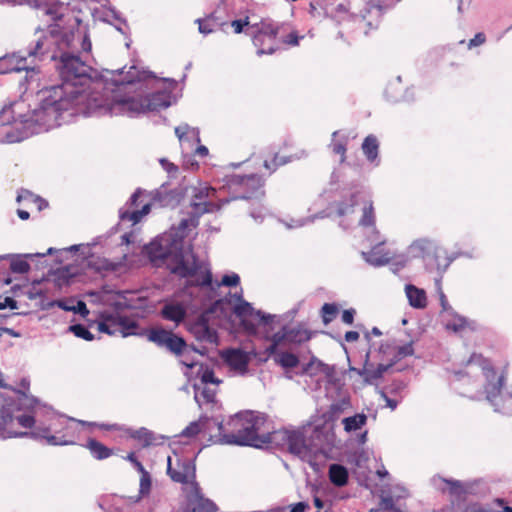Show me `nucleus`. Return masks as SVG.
I'll list each match as a JSON object with an SVG mask.
<instances>
[{
    "label": "nucleus",
    "mask_w": 512,
    "mask_h": 512,
    "mask_svg": "<svg viewBox=\"0 0 512 512\" xmlns=\"http://www.w3.org/2000/svg\"><path fill=\"white\" fill-rule=\"evenodd\" d=\"M69 331L72 332L76 337L86 341H92L94 339V335L83 324L71 325L69 326Z\"/></svg>",
    "instance_id": "nucleus-45"
},
{
    "label": "nucleus",
    "mask_w": 512,
    "mask_h": 512,
    "mask_svg": "<svg viewBox=\"0 0 512 512\" xmlns=\"http://www.w3.org/2000/svg\"><path fill=\"white\" fill-rule=\"evenodd\" d=\"M367 422V416L364 413H357L350 417H345L342 420L344 430L347 433L360 430Z\"/></svg>",
    "instance_id": "nucleus-34"
},
{
    "label": "nucleus",
    "mask_w": 512,
    "mask_h": 512,
    "mask_svg": "<svg viewBox=\"0 0 512 512\" xmlns=\"http://www.w3.org/2000/svg\"><path fill=\"white\" fill-rule=\"evenodd\" d=\"M197 284L200 286L208 287L212 284V273L210 270H206L201 274L200 278L197 280Z\"/></svg>",
    "instance_id": "nucleus-57"
},
{
    "label": "nucleus",
    "mask_w": 512,
    "mask_h": 512,
    "mask_svg": "<svg viewBox=\"0 0 512 512\" xmlns=\"http://www.w3.org/2000/svg\"><path fill=\"white\" fill-rule=\"evenodd\" d=\"M486 40L485 34L482 32L477 33L472 39L468 42V48L472 49L474 47L482 45Z\"/></svg>",
    "instance_id": "nucleus-56"
},
{
    "label": "nucleus",
    "mask_w": 512,
    "mask_h": 512,
    "mask_svg": "<svg viewBox=\"0 0 512 512\" xmlns=\"http://www.w3.org/2000/svg\"><path fill=\"white\" fill-rule=\"evenodd\" d=\"M45 254H26L24 258L20 256H13L10 254L0 255V261L11 258L10 269L13 273L24 274L30 270V265L25 258H32L34 256H44Z\"/></svg>",
    "instance_id": "nucleus-25"
},
{
    "label": "nucleus",
    "mask_w": 512,
    "mask_h": 512,
    "mask_svg": "<svg viewBox=\"0 0 512 512\" xmlns=\"http://www.w3.org/2000/svg\"><path fill=\"white\" fill-rule=\"evenodd\" d=\"M302 38L303 36H299L296 32H291L281 42L289 46H297Z\"/></svg>",
    "instance_id": "nucleus-53"
},
{
    "label": "nucleus",
    "mask_w": 512,
    "mask_h": 512,
    "mask_svg": "<svg viewBox=\"0 0 512 512\" xmlns=\"http://www.w3.org/2000/svg\"><path fill=\"white\" fill-rule=\"evenodd\" d=\"M197 377L201 381V385H219L222 381L217 378L214 374V371L207 366L200 365L197 371Z\"/></svg>",
    "instance_id": "nucleus-39"
},
{
    "label": "nucleus",
    "mask_w": 512,
    "mask_h": 512,
    "mask_svg": "<svg viewBox=\"0 0 512 512\" xmlns=\"http://www.w3.org/2000/svg\"><path fill=\"white\" fill-rule=\"evenodd\" d=\"M82 420H76L52 412L51 423L48 427H37L32 435L35 439H44L48 445L65 446L75 444L78 425H87Z\"/></svg>",
    "instance_id": "nucleus-7"
},
{
    "label": "nucleus",
    "mask_w": 512,
    "mask_h": 512,
    "mask_svg": "<svg viewBox=\"0 0 512 512\" xmlns=\"http://www.w3.org/2000/svg\"><path fill=\"white\" fill-rule=\"evenodd\" d=\"M116 327H117L116 316H112V315L105 317L104 320L98 324V330L101 333H105L108 335H116L117 334Z\"/></svg>",
    "instance_id": "nucleus-41"
},
{
    "label": "nucleus",
    "mask_w": 512,
    "mask_h": 512,
    "mask_svg": "<svg viewBox=\"0 0 512 512\" xmlns=\"http://www.w3.org/2000/svg\"><path fill=\"white\" fill-rule=\"evenodd\" d=\"M452 318L447 321L446 328L452 330L454 332H461L466 328L474 330L476 327V323L474 321H470L467 318L456 314L454 311L449 313Z\"/></svg>",
    "instance_id": "nucleus-29"
},
{
    "label": "nucleus",
    "mask_w": 512,
    "mask_h": 512,
    "mask_svg": "<svg viewBox=\"0 0 512 512\" xmlns=\"http://www.w3.org/2000/svg\"><path fill=\"white\" fill-rule=\"evenodd\" d=\"M189 332L201 343L218 345L219 336L217 330L209 323V314L202 313L189 325Z\"/></svg>",
    "instance_id": "nucleus-16"
},
{
    "label": "nucleus",
    "mask_w": 512,
    "mask_h": 512,
    "mask_svg": "<svg viewBox=\"0 0 512 512\" xmlns=\"http://www.w3.org/2000/svg\"><path fill=\"white\" fill-rule=\"evenodd\" d=\"M215 197L216 190L210 186L200 185L194 188L191 202L194 214L199 217L205 213H213L219 211L223 206L231 202L230 198H223L218 202H214L213 199Z\"/></svg>",
    "instance_id": "nucleus-12"
},
{
    "label": "nucleus",
    "mask_w": 512,
    "mask_h": 512,
    "mask_svg": "<svg viewBox=\"0 0 512 512\" xmlns=\"http://www.w3.org/2000/svg\"><path fill=\"white\" fill-rule=\"evenodd\" d=\"M117 321V333H120L123 337H127L130 335H135V329L137 328V323L127 317L116 316Z\"/></svg>",
    "instance_id": "nucleus-37"
},
{
    "label": "nucleus",
    "mask_w": 512,
    "mask_h": 512,
    "mask_svg": "<svg viewBox=\"0 0 512 512\" xmlns=\"http://www.w3.org/2000/svg\"><path fill=\"white\" fill-rule=\"evenodd\" d=\"M354 315H355V310L354 309H346L342 313V321L345 324L351 325L353 323V321H354Z\"/></svg>",
    "instance_id": "nucleus-61"
},
{
    "label": "nucleus",
    "mask_w": 512,
    "mask_h": 512,
    "mask_svg": "<svg viewBox=\"0 0 512 512\" xmlns=\"http://www.w3.org/2000/svg\"><path fill=\"white\" fill-rule=\"evenodd\" d=\"M150 212V204L145 203L140 210L128 211L124 207L119 210V218L121 222L130 221L133 225L140 222L144 215Z\"/></svg>",
    "instance_id": "nucleus-31"
},
{
    "label": "nucleus",
    "mask_w": 512,
    "mask_h": 512,
    "mask_svg": "<svg viewBox=\"0 0 512 512\" xmlns=\"http://www.w3.org/2000/svg\"><path fill=\"white\" fill-rule=\"evenodd\" d=\"M289 437L288 429H279L270 431L268 427V423L266 424L263 432V446L267 444H272L276 446H286V439Z\"/></svg>",
    "instance_id": "nucleus-26"
},
{
    "label": "nucleus",
    "mask_w": 512,
    "mask_h": 512,
    "mask_svg": "<svg viewBox=\"0 0 512 512\" xmlns=\"http://www.w3.org/2000/svg\"><path fill=\"white\" fill-rule=\"evenodd\" d=\"M289 437L286 439V447L289 452L299 457H305L308 452V446L304 434L300 430H288Z\"/></svg>",
    "instance_id": "nucleus-20"
},
{
    "label": "nucleus",
    "mask_w": 512,
    "mask_h": 512,
    "mask_svg": "<svg viewBox=\"0 0 512 512\" xmlns=\"http://www.w3.org/2000/svg\"><path fill=\"white\" fill-rule=\"evenodd\" d=\"M37 404L38 400L34 397L23 394L22 398L17 401L0 391V439L33 437V432H18L16 426L32 428L35 424V417L29 414L16 415L15 413L24 406L35 408Z\"/></svg>",
    "instance_id": "nucleus-6"
},
{
    "label": "nucleus",
    "mask_w": 512,
    "mask_h": 512,
    "mask_svg": "<svg viewBox=\"0 0 512 512\" xmlns=\"http://www.w3.org/2000/svg\"><path fill=\"white\" fill-rule=\"evenodd\" d=\"M32 47L27 49L26 54L22 52H14L11 54H6L0 57V74H7L12 72H20L26 71V81L28 80V75L30 78L33 77V74L38 73V68L35 65V62L39 60V58L30 57L28 52Z\"/></svg>",
    "instance_id": "nucleus-14"
},
{
    "label": "nucleus",
    "mask_w": 512,
    "mask_h": 512,
    "mask_svg": "<svg viewBox=\"0 0 512 512\" xmlns=\"http://www.w3.org/2000/svg\"><path fill=\"white\" fill-rule=\"evenodd\" d=\"M275 362L283 368H295L299 364L298 357L290 352H280L275 355Z\"/></svg>",
    "instance_id": "nucleus-40"
},
{
    "label": "nucleus",
    "mask_w": 512,
    "mask_h": 512,
    "mask_svg": "<svg viewBox=\"0 0 512 512\" xmlns=\"http://www.w3.org/2000/svg\"><path fill=\"white\" fill-rule=\"evenodd\" d=\"M230 189L240 188L242 193L229 197L232 200L259 198L264 195L263 180L256 174L251 175H231L227 182Z\"/></svg>",
    "instance_id": "nucleus-13"
},
{
    "label": "nucleus",
    "mask_w": 512,
    "mask_h": 512,
    "mask_svg": "<svg viewBox=\"0 0 512 512\" xmlns=\"http://www.w3.org/2000/svg\"><path fill=\"white\" fill-rule=\"evenodd\" d=\"M406 296L409 304L416 309H423L427 305L426 293L412 284L405 287Z\"/></svg>",
    "instance_id": "nucleus-27"
},
{
    "label": "nucleus",
    "mask_w": 512,
    "mask_h": 512,
    "mask_svg": "<svg viewBox=\"0 0 512 512\" xmlns=\"http://www.w3.org/2000/svg\"><path fill=\"white\" fill-rule=\"evenodd\" d=\"M190 223L191 220L182 219L177 227H172L144 247L153 266L164 267L181 278L196 275L201 264L192 247L184 246L186 230Z\"/></svg>",
    "instance_id": "nucleus-2"
},
{
    "label": "nucleus",
    "mask_w": 512,
    "mask_h": 512,
    "mask_svg": "<svg viewBox=\"0 0 512 512\" xmlns=\"http://www.w3.org/2000/svg\"><path fill=\"white\" fill-rule=\"evenodd\" d=\"M287 343L301 344L311 338V332L301 326L286 327Z\"/></svg>",
    "instance_id": "nucleus-33"
},
{
    "label": "nucleus",
    "mask_w": 512,
    "mask_h": 512,
    "mask_svg": "<svg viewBox=\"0 0 512 512\" xmlns=\"http://www.w3.org/2000/svg\"><path fill=\"white\" fill-rule=\"evenodd\" d=\"M234 313L237 317L255 315L259 318L260 323L264 326L269 325L276 317L275 315L264 313L261 310H255L251 303L245 301L244 299H241V302L235 305Z\"/></svg>",
    "instance_id": "nucleus-21"
},
{
    "label": "nucleus",
    "mask_w": 512,
    "mask_h": 512,
    "mask_svg": "<svg viewBox=\"0 0 512 512\" xmlns=\"http://www.w3.org/2000/svg\"><path fill=\"white\" fill-rule=\"evenodd\" d=\"M290 161L289 158L286 157H280L278 155H275L272 161H265L264 166L266 169L272 171H275L278 166L284 165Z\"/></svg>",
    "instance_id": "nucleus-50"
},
{
    "label": "nucleus",
    "mask_w": 512,
    "mask_h": 512,
    "mask_svg": "<svg viewBox=\"0 0 512 512\" xmlns=\"http://www.w3.org/2000/svg\"><path fill=\"white\" fill-rule=\"evenodd\" d=\"M413 354H414L413 343L409 342L402 346L397 347L396 353H395L392 361H395V363H397L399 360H401L407 356H412Z\"/></svg>",
    "instance_id": "nucleus-48"
},
{
    "label": "nucleus",
    "mask_w": 512,
    "mask_h": 512,
    "mask_svg": "<svg viewBox=\"0 0 512 512\" xmlns=\"http://www.w3.org/2000/svg\"><path fill=\"white\" fill-rule=\"evenodd\" d=\"M106 72L110 75L105 80L107 88L100 89L97 94L104 103L99 106L92 104L87 110L88 113L104 109L110 113H123L135 117L148 111L144 97L128 95L132 89H142L146 72L138 71L135 66H131L127 72H124V68Z\"/></svg>",
    "instance_id": "nucleus-3"
},
{
    "label": "nucleus",
    "mask_w": 512,
    "mask_h": 512,
    "mask_svg": "<svg viewBox=\"0 0 512 512\" xmlns=\"http://www.w3.org/2000/svg\"><path fill=\"white\" fill-rule=\"evenodd\" d=\"M131 436L134 439H137V440L143 442V444L145 446L151 445L155 441L154 433L152 431L148 430L147 428H144V427H141V428H139L137 430H134L131 433Z\"/></svg>",
    "instance_id": "nucleus-42"
},
{
    "label": "nucleus",
    "mask_w": 512,
    "mask_h": 512,
    "mask_svg": "<svg viewBox=\"0 0 512 512\" xmlns=\"http://www.w3.org/2000/svg\"><path fill=\"white\" fill-rule=\"evenodd\" d=\"M361 150L366 160L370 164H372L375 167L380 165L379 141L375 135L370 134L367 137H365L361 145Z\"/></svg>",
    "instance_id": "nucleus-23"
},
{
    "label": "nucleus",
    "mask_w": 512,
    "mask_h": 512,
    "mask_svg": "<svg viewBox=\"0 0 512 512\" xmlns=\"http://www.w3.org/2000/svg\"><path fill=\"white\" fill-rule=\"evenodd\" d=\"M164 82L168 84L165 89L156 91L144 97L148 111H159L171 106V91L175 89L177 82L171 78L164 79Z\"/></svg>",
    "instance_id": "nucleus-18"
},
{
    "label": "nucleus",
    "mask_w": 512,
    "mask_h": 512,
    "mask_svg": "<svg viewBox=\"0 0 512 512\" xmlns=\"http://www.w3.org/2000/svg\"><path fill=\"white\" fill-rule=\"evenodd\" d=\"M240 283V277L236 273H230L223 276L221 284L227 287L237 286Z\"/></svg>",
    "instance_id": "nucleus-51"
},
{
    "label": "nucleus",
    "mask_w": 512,
    "mask_h": 512,
    "mask_svg": "<svg viewBox=\"0 0 512 512\" xmlns=\"http://www.w3.org/2000/svg\"><path fill=\"white\" fill-rule=\"evenodd\" d=\"M442 276L443 275H441V276L438 275V277L435 278V286H436V289H437V292H438V295H439V301H440V305L442 307V310L447 312V313H450V312H453L454 310L449 305L447 297H446L445 293L442 290V286H441Z\"/></svg>",
    "instance_id": "nucleus-46"
},
{
    "label": "nucleus",
    "mask_w": 512,
    "mask_h": 512,
    "mask_svg": "<svg viewBox=\"0 0 512 512\" xmlns=\"http://www.w3.org/2000/svg\"><path fill=\"white\" fill-rule=\"evenodd\" d=\"M191 133L192 137L200 142L199 130L198 128H191L189 125L184 124L175 128V134L177 135L180 142H183L187 138V134Z\"/></svg>",
    "instance_id": "nucleus-43"
},
{
    "label": "nucleus",
    "mask_w": 512,
    "mask_h": 512,
    "mask_svg": "<svg viewBox=\"0 0 512 512\" xmlns=\"http://www.w3.org/2000/svg\"><path fill=\"white\" fill-rule=\"evenodd\" d=\"M195 389V400L201 404V402L212 403L215 400L216 389L209 388L207 385H194Z\"/></svg>",
    "instance_id": "nucleus-36"
},
{
    "label": "nucleus",
    "mask_w": 512,
    "mask_h": 512,
    "mask_svg": "<svg viewBox=\"0 0 512 512\" xmlns=\"http://www.w3.org/2000/svg\"><path fill=\"white\" fill-rule=\"evenodd\" d=\"M350 138V133L340 130L334 131L331 135L329 148L334 154L340 155V163H344L346 161L347 145Z\"/></svg>",
    "instance_id": "nucleus-22"
},
{
    "label": "nucleus",
    "mask_w": 512,
    "mask_h": 512,
    "mask_svg": "<svg viewBox=\"0 0 512 512\" xmlns=\"http://www.w3.org/2000/svg\"><path fill=\"white\" fill-rule=\"evenodd\" d=\"M406 388V384L403 381H394L390 385V393L396 394L400 393V391L404 390Z\"/></svg>",
    "instance_id": "nucleus-64"
},
{
    "label": "nucleus",
    "mask_w": 512,
    "mask_h": 512,
    "mask_svg": "<svg viewBox=\"0 0 512 512\" xmlns=\"http://www.w3.org/2000/svg\"><path fill=\"white\" fill-rule=\"evenodd\" d=\"M147 339L159 348L166 349L177 357H186L191 351L197 352L201 355L206 353L205 349L200 350L189 346L183 337L164 328L150 329L147 333Z\"/></svg>",
    "instance_id": "nucleus-10"
},
{
    "label": "nucleus",
    "mask_w": 512,
    "mask_h": 512,
    "mask_svg": "<svg viewBox=\"0 0 512 512\" xmlns=\"http://www.w3.org/2000/svg\"><path fill=\"white\" fill-rule=\"evenodd\" d=\"M248 25H249L248 17H246L243 20L242 19H238V20H233L231 22V26L234 29V32L236 34L241 33L243 31L244 26H248Z\"/></svg>",
    "instance_id": "nucleus-59"
},
{
    "label": "nucleus",
    "mask_w": 512,
    "mask_h": 512,
    "mask_svg": "<svg viewBox=\"0 0 512 512\" xmlns=\"http://www.w3.org/2000/svg\"><path fill=\"white\" fill-rule=\"evenodd\" d=\"M55 50L51 59L57 61L61 84L40 91L39 107L18 113L13 106H5L0 111V143H17L33 135L46 132L68 121L78 112L92 106L102 105L103 99L97 96L100 89H106L107 75L97 71L81 59L79 53L90 52L92 45L87 34L62 32L58 25L49 26V36L40 37L29 50L30 57L43 60L50 47Z\"/></svg>",
    "instance_id": "nucleus-1"
},
{
    "label": "nucleus",
    "mask_w": 512,
    "mask_h": 512,
    "mask_svg": "<svg viewBox=\"0 0 512 512\" xmlns=\"http://www.w3.org/2000/svg\"><path fill=\"white\" fill-rule=\"evenodd\" d=\"M126 459L128 461H130L133 466L136 468V470L138 472H144L146 469L144 468V466L142 465V463L140 461H138V459L136 458L135 454L132 452V453H129L126 457Z\"/></svg>",
    "instance_id": "nucleus-60"
},
{
    "label": "nucleus",
    "mask_w": 512,
    "mask_h": 512,
    "mask_svg": "<svg viewBox=\"0 0 512 512\" xmlns=\"http://www.w3.org/2000/svg\"><path fill=\"white\" fill-rule=\"evenodd\" d=\"M159 162L163 169L166 170L169 175H174L177 173L178 167L175 164L169 162L167 159L161 158L159 159Z\"/></svg>",
    "instance_id": "nucleus-58"
},
{
    "label": "nucleus",
    "mask_w": 512,
    "mask_h": 512,
    "mask_svg": "<svg viewBox=\"0 0 512 512\" xmlns=\"http://www.w3.org/2000/svg\"><path fill=\"white\" fill-rule=\"evenodd\" d=\"M37 198V195L33 194L32 192H30L29 190H26V189H21L19 192H18V195H17V198H16V201L18 203L22 202V201H28V202H32L34 203L35 200Z\"/></svg>",
    "instance_id": "nucleus-52"
},
{
    "label": "nucleus",
    "mask_w": 512,
    "mask_h": 512,
    "mask_svg": "<svg viewBox=\"0 0 512 512\" xmlns=\"http://www.w3.org/2000/svg\"><path fill=\"white\" fill-rule=\"evenodd\" d=\"M362 199V193L358 190L355 191H342L340 194V199L335 200L332 202L329 206V209L331 210L326 216H331L334 213L338 217H345L349 216L354 212V208L356 205L360 203V200ZM324 218L325 214L320 213L319 215L314 216V218Z\"/></svg>",
    "instance_id": "nucleus-15"
},
{
    "label": "nucleus",
    "mask_w": 512,
    "mask_h": 512,
    "mask_svg": "<svg viewBox=\"0 0 512 512\" xmlns=\"http://www.w3.org/2000/svg\"><path fill=\"white\" fill-rule=\"evenodd\" d=\"M167 473L174 482L187 484L194 483L195 486L198 484L194 481L196 478V467L194 460L191 458H183L177 460V468L172 467L171 458L167 459Z\"/></svg>",
    "instance_id": "nucleus-17"
},
{
    "label": "nucleus",
    "mask_w": 512,
    "mask_h": 512,
    "mask_svg": "<svg viewBox=\"0 0 512 512\" xmlns=\"http://www.w3.org/2000/svg\"><path fill=\"white\" fill-rule=\"evenodd\" d=\"M195 23L198 24V30L203 35H208L215 30V27L220 25L217 21V18L213 13L209 14L205 18H198L195 20Z\"/></svg>",
    "instance_id": "nucleus-38"
},
{
    "label": "nucleus",
    "mask_w": 512,
    "mask_h": 512,
    "mask_svg": "<svg viewBox=\"0 0 512 512\" xmlns=\"http://www.w3.org/2000/svg\"><path fill=\"white\" fill-rule=\"evenodd\" d=\"M225 362L230 368L240 373H245L249 364V356L240 349H229L223 354Z\"/></svg>",
    "instance_id": "nucleus-19"
},
{
    "label": "nucleus",
    "mask_w": 512,
    "mask_h": 512,
    "mask_svg": "<svg viewBox=\"0 0 512 512\" xmlns=\"http://www.w3.org/2000/svg\"><path fill=\"white\" fill-rule=\"evenodd\" d=\"M381 502L385 509L396 511V509L394 508V500H393L392 496H390V495L382 496Z\"/></svg>",
    "instance_id": "nucleus-63"
},
{
    "label": "nucleus",
    "mask_w": 512,
    "mask_h": 512,
    "mask_svg": "<svg viewBox=\"0 0 512 512\" xmlns=\"http://www.w3.org/2000/svg\"><path fill=\"white\" fill-rule=\"evenodd\" d=\"M468 371L455 372L460 380L464 375L481 371L484 378V393L486 400L494 407L496 412L512 413V386L503 389L504 377L497 375L490 361L480 354H473L467 362Z\"/></svg>",
    "instance_id": "nucleus-5"
},
{
    "label": "nucleus",
    "mask_w": 512,
    "mask_h": 512,
    "mask_svg": "<svg viewBox=\"0 0 512 512\" xmlns=\"http://www.w3.org/2000/svg\"><path fill=\"white\" fill-rule=\"evenodd\" d=\"M271 342L280 345L283 342H287V331L286 327H283L280 331L273 334Z\"/></svg>",
    "instance_id": "nucleus-54"
},
{
    "label": "nucleus",
    "mask_w": 512,
    "mask_h": 512,
    "mask_svg": "<svg viewBox=\"0 0 512 512\" xmlns=\"http://www.w3.org/2000/svg\"><path fill=\"white\" fill-rule=\"evenodd\" d=\"M208 419H205V422L200 419L199 421L191 422L186 428H184L181 432V435L184 437H194L205 427Z\"/></svg>",
    "instance_id": "nucleus-44"
},
{
    "label": "nucleus",
    "mask_w": 512,
    "mask_h": 512,
    "mask_svg": "<svg viewBox=\"0 0 512 512\" xmlns=\"http://www.w3.org/2000/svg\"><path fill=\"white\" fill-rule=\"evenodd\" d=\"M7 307L11 309H16L17 301L11 297H6L4 300L0 301V310H3Z\"/></svg>",
    "instance_id": "nucleus-62"
},
{
    "label": "nucleus",
    "mask_w": 512,
    "mask_h": 512,
    "mask_svg": "<svg viewBox=\"0 0 512 512\" xmlns=\"http://www.w3.org/2000/svg\"><path fill=\"white\" fill-rule=\"evenodd\" d=\"M151 488V477L148 471L141 472V478H140V489L139 493L140 495H146L149 493Z\"/></svg>",
    "instance_id": "nucleus-49"
},
{
    "label": "nucleus",
    "mask_w": 512,
    "mask_h": 512,
    "mask_svg": "<svg viewBox=\"0 0 512 512\" xmlns=\"http://www.w3.org/2000/svg\"><path fill=\"white\" fill-rule=\"evenodd\" d=\"M362 216L359 220V225L371 232L368 238L369 242L373 245L372 249L368 252H361L363 259L370 265L375 267L384 266L389 263L391 257L388 252H384L381 247L385 243V239L380 236L379 231L375 227V214L373 202L371 200L363 201Z\"/></svg>",
    "instance_id": "nucleus-9"
},
{
    "label": "nucleus",
    "mask_w": 512,
    "mask_h": 512,
    "mask_svg": "<svg viewBox=\"0 0 512 512\" xmlns=\"http://www.w3.org/2000/svg\"><path fill=\"white\" fill-rule=\"evenodd\" d=\"M329 479L338 487L346 485L348 481V471L346 467L340 464H331L329 467Z\"/></svg>",
    "instance_id": "nucleus-32"
},
{
    "label": "nucleus",
    "mask_w": 512,
    "mask_h": 512,
    "mask_svg": "<svg viewBox=\"0 0 512 512\" xmlns=\"http://www.w3.org/2000/svg\"><path fill=\"white\" fill-rule=\"evenodd\" d=\"M71 309L74 313L80 314L83 317H86L89 314L87 305L82 300L77 301L76 305L72 306Z\"/></svg>",
    "instance_id": "nucleus-55"
},
{
    "label": "nucleus",
    "mask_w": 512,
    "mask_h": 512,
    "mask_svg": "<svg viewBox=\"0 0 512 512\" xmlns=\"http://www.w3.org/2000/svg\"><path fill=\"white\" fill-rule=\"evenodd\" d=\"M408 253L414 258H422L425 268L430 272H437L440 276L458 256V254L448 255L435 240L429 238L413 241L408 247Z\"/></svg>",
    "instance_id": "nucleus-8"
},
{
    "label": "nucleus",
    "mask_w": 512,
    "mask_h": 512,
    "mask_svg": "<svg viewBox=\"0 0 512 512\" xmlns=\"http://www.w3.org/2000/svg\"><path fill=\"white\" fill-rule=\"evenodd\" d=\"M252 37L257 48V55H271L279 49L277 36L279 28L269 21H261L252 25L246 32Z\"/></svg>",
    "instance_id": "nucleus-11"
},
{
    "label": "nucleus",
    "mask_w": 512,
    "mask_h": 512,
    "mask_svg": "<svg viewBox=\"0 0 512 512\" xmlns=\"http://www.w3.org/2000/svg\"><path fill=\"white\" fill-rule=\"evenodd\" d=\"M324 324L330 323L337 315L338 308L334 303H325L321 308Z\"/></svg>",
    "instance_id": "nucleus-47"
},
{
    "label": "nucleus",
    "mask_w": 512,
    "mask_h": 512,
    "mask_svg": "<svg viewBox=\"0 0 512 512\" xmlns=\"http://www.w3.org/2000/svg\"><path fill=\"white\" fill-rule=\"evenodd\" d=\"M160 315L163 319L178 325L185 319L186 309L181 303H167L162 307Z\"/></svg>",
    "instance_id": "nucleus-24"
},
{
    "label": "nucleus",
    "mask_w": 512,
    "mask_h": 512,
    "mask_svg": "<svg viewBox=\"0 0 512 512\" xmlns=\"http://www.w3.org/2000/svg\"><path fill=\"white\" fill-rule=\"evenodd\" d=\"M267 424L265 414L255 411H244L235 414L229 419L227 425L231 432H224L223 422L215 421L219 433L211 436L214 444L263 447V432Z\"/></svg>",
    "instance_id": "nucleus-4"
},
{
    "label": "nucleus",
    "mask_w": 512,
    "mask_h": 512,
    "mask_svg": "<svg viewBox=\"0 0 512 512\" xmlns=\"http://www.w3.org/2000/svg\"><path fill=\"white\" fill-rule=\"evenodd\" d=\"M357 373L363 378L364 382L368 384H372L381 378V376L378 375L376 371V367H374V365L369 362V353H367L365 356L363 368L358 369Z\"/></svg>",
    "instance_id": "nucleus-35"
},
{
    "label": "nucleus",
    "mask_w": 512,
    "mask_h": 512,
    "mask_svg": "<svg viewBox=\"0 0 512 512\" xmlns=\"http://www.w3.org/2000/svg\"><path fill=\"white\" fill-rule=\"evenodd\" d=\"M431 484L438 490L445 491L444 486L449 487V492L452 495H458L461 494L463 490V484L459 480L454 479H446L439 475H435L431 478Z\"/></svg>",
    "instance_id": "nucleus-28"
},
{
    "label": "nucleus",
    "mask_w": 512,
    "mask_h": 512,
    "mask_svg": "<svg viewBox=\"0 0 512 512\" xmlns=\"http://www.w3.org/2000/svg\"><path fill=\"white\" fill-rule=\"evenodd\" d=\"M85 447L90 451L91 455L97 460H104L112 455V450L101 442L90 438Z\"/></svg>",
    "instance_id": "nucleus-30"
}]
</instances>
